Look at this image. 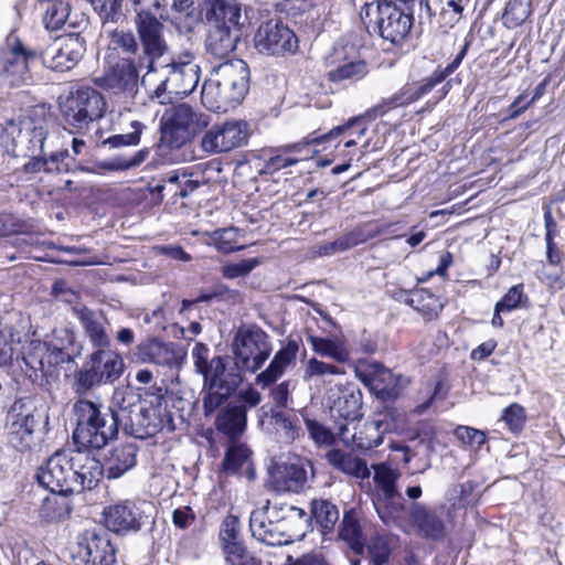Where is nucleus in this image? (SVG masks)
Masks as SVG:
<instances>
[{
  "label": "nucleus",
  "mask_w": 565,
  "mask_h": 565,
  "mask_svg": "<svg viewBox=\"0 0 565 565\" xmlns=\"http://www.w3.org/2000/svg\"><path fill=\"white\" fill-rule=\"evenodd\" d=\"M501 420L504 422L511 433H521L526 422L524 407L518 403L510 404L502 411Z\"/></svg>",
  "instance_id": "obj_54"
},
{
  "label": "nucleus",
  "mask_w": 565,
  "mask_h": 565,
  "mask_svg": "<svg viewBox=\"0 0 565 565\" xmlns=\"http://www.w3.org/2000/svg\"><path fill=\"white\" fill-rule=\"evenodd\" d=\"M531 13V0H508L501 20L505 28L514 29L522 25Z\"/></svg>",
  "instance_id": "obj_45"
},
{
  "label": "nucleus",
  "mask_w": 565,
  "mask_h": 565,
  "mask_svg": "<svg viewBox=\"0 0 565 565\" xmlns=\"http://www.w3.org/2000/svg\"><path fill=\"white\" fill-rule=\"evenodd\" d=\"M111 42L125 54L137 55L141 51L138 35L131 31L115 30L111 33Z\"/></svg>",
  "instance_id": "obj_60"
},
{
  "label": "nucleus",
  "mask_w": 565,
  "mask_h": 565,
  "mask_svg": "<svg viewBox=\"0 0 565 565\" xmlns=\"http://www.w3.org/2000/svg\"><path fill=\"white\" fill-rule=\"evenodd\" d=\"M285 147L286 146L280 147L279 149H277V151L288 153L287 151H285ZM298 161L299 159L297 158L286 157L282 156L281 153H276V150H273L270 157L265 159L262 172L266 174H274L284 168L295 166Z\"/></svg>",
  "instance_id": "obj_62"
},
{
  "label": "nucleus",
  "mask_w": 565,
  "mask_h": 565,
  "mask_svg": "<svg viewBox=\"0 0 565 565\" xmlns=\"http://www.w3.org/2000/svg\"><path fill=\"white\" fill-rule=\"evenodd\" d=\"M262 264L260 258H246L238 263H227L221 267L222 276L226 279H235L249 275L257 266Z\"/></svg>",
  "instance_id": "obj_56"
},
{
  "label": "nucleus",
  "mask_w": 565,
  "mask_h": 565,
  "mask_svg": "<svg viewBox=\"0 0 565 565\" xmlns=\"http://www.w3.org/2000/svg\"><path fill=\"white\" fill-rule=\"evenodd\" d=\"M86 52V41L81 33H68L56 38L46 47H38L42 65L56 72L75 67Z\"/></svg>",
  "instance_id": "obj_15"
},
{
  "label": "nucleus",
  "mask_w": 565,
  "mask_h": 565,
  "mask_svg": "<svg viewBox=\"0 0 565 565\" xmlns=\"http://www.w3.org/2000/svg\"><path fill=\"white\" fill-rule=\"evenodd\" d=\"M116 553L108 533L86 531L71 550V565H118Z\"/></svg>",
  "instance_id": "obj_17"
},
{
  "label": "nucleus",
  "mask_w": 565,
  "mask_h": 565,
  "mask_svg": "<svg viewBox=\"0 0 565 565\" xmlns=\"http://www.w3.org/2000/svg\"><path fill=\"white\" fill-rule=\"evenodd\" d=\"M166 13V11H154L134 17V25L141 46L140 64L147 65V71L156 70L157 63L170 54V46L164 35Z\"/></svg>",
  "instance_id": "obj_7"
},
{
  "label": "nucleus",
  "mask_w": 565,
  "mask_h": 565,
  "mask_svg": "<svg viewBox=\"0 0 565 565\" xmlns=\"http://www.w3.org/2000/svg\"><path fill=\"white\" fill-rule=\"evenodd\" d=\"M75 472L77 477L76 492L83 490H92L96 488L100 481V478L105 475L106 469L102 461L85 457V462L81 463V460L75 457Z\"/></svg>",
  "instance_id": "obj_37"
},
{
  "label": "nucleus",
  "mask_w": 565,
  "mask_h": 565,
  "mask_svg": "<svg viewBox=\"0 0 565 565\" xmlns=\"http://www.w3.org/2000/svg\"><path fill=\"white\" fill-rule=\"evenodd\" d=\"M250 71L241 60H227L213 67L211 76L204 82L202 103L211 110L227 111L239 105L249 90Z\"/></svg>",
  "instance_id": "obj_4"
},
{
  "label": "nucleus",
  "mask_w": 565,
  "mask_h": 565,
  "mask_svg": "<svg viewBox=\"0 0 565 565\" xmlns=\"http://www.w3.org/2000/svg\"><path fill=\"white\" fill-rule=\"evenodd\" d=\"M22 157L30 158L23 166L25 173H38L40 171L62 173L71 170L70 161L72 158L67 149L51 152L49 157H46L45 151L43 153L22 154Z\"/></svg>",
  "instance_id": "obj_34"
},
{
  "label": "nucleus",
  "mask_w": 565,
  "mask_h": 565,
  "mask_svg": "<svg viewBox=\"0 0 565 565\" xmlns=\"http://www.w3.org/2000/svg\"><path fill=\"white\" fill-rule=\"evenodd\" d=\"M38 58V47H28L12 31L0 43V79L20 86L30 78V64Z\"/></svg>",
  "instance_id": "obj_11"
},
{
  "label": "nucleus",
  "mask_w": 565,
  "mask_h": 565,
  "mask_svg": "<svg viewBox=\"0 0 565 565\" xmlns=\"http://www.w3.org/2000/svg\"><path fill=\"white\" fill-rule=\"evenodd\" d=\"M523 296V285H515L508 290V292L495 303V306L505 312H510L520 307Z\"/></svg>",
  "instance_id": "obj_64"
},
{
  "label": "nucleus",
  "mask_w": 565,
  "mask_h": 565,
  "mask_svg": "<svg viewBox=\"0 0 565 565\" xmlns=\"http://www.w3.org/2000/svg\"><path fill=\"white\" fill-rule=\"evenodd\" d=\"M390 424L382 419H374L364 426V433L359 437L353 434L351 438L354 445L362 450H371L379 447L384 439V434L388 430Z\"/></svg>",
  "instance_id": "obj_42"
},
{
  "label": "nucleus",
  "mask_w": 565,
  "mask_h": 565,
  "mask_svg": "<svg viewBox=\"0 0 565 565\" xmlns=\"http://www.w3.org/2000/svg\"><path fill=\"white\" fill-rule=\"evenodd\" d=\"M210 25H242V6L237 0H204L199 7Z\"/></svg>",
  "instance_id": "obj_27"
},
{
  "label": "nucleus",
  "mask_w": 565,
  "mask_h": 565,
  "mask_svg": "<svg viewBox=\"0 0 565 565\" xmlns=\"http://www.w3.org/2000/svg\"><path fill=\"white\" fill-rule=\"evenodd\" d=\"M216 411H218L214 422L216 430L230 440H238L247 426L246 409L233 403L231 397Z\"/></svg>",
  "instance_id": "obj_26"
},
{
  "label": "nucleus",
  "mask_w": 565,
  "mask_h": 565,
  "mask_svg": "<svg viewBox=\"0 0 565 565\" xmlns=\"http://www.w3.org/2000/svg\"><path fill=\"white\" fill-rule=\"evenodd\" d=\"M149 401H145L137 415L136 423L129 424L128 435L136 438L146 439L153 437L163 429L172 431L174 429L173 417L167 409L164 397L159 394H152Z\"/></svg>",
  "instance_id": "obj_19"
},
{
  "label": "nucleus",
  "mask_w": 565,
  "mask_h": 565,
  "mask_svg": "<svg viewBox=\"0 0 565 565\" xmlns=\"http://www.w3.org/2000/svg\"><path fill=\"white\" fill-rule=\"evenodd\" d=\"M162 118L177 127L188 130L192 135L195 134L199 122L198 114L185 103L172 107Z\"/></svg>",
  "instance_id": "obj_49"
},
{
  "label": "nucleus",
  "mask_w": 565,
  "mask_h": 565,
  "mask_svg": "<svg viewBox=\"0 0 565 565\" xmlns=\"http://www.w3.org/2000/svg\"><path fill=\"white\" fill-rule=\"evenodd\" d=\"M436 12L430 0H373L360 11L363 24L383 40L401 45L409 36L417 20L418 25L431 24Z\"/></svg>",
  "instance_id": "obj_2"
},
{
  "label": "nucleus",
  "mask_w": 565,
  "mask_h": 565,
  "mask_svg": "<svg viewBox=\"0 0 565 565\" xmlns=\"http://www.w3.org/2000/svg\"><path fill=\"white\" fill-rule=\"evenodd\" d=\"M437 436L436 426L428 420L418 422L411 430L408 435V440L414 443L416 447L422 446L424 448V455L427 459V463L419 472H424L426 469L430 468V456L435 450V439Z\"/></svg>",
  "instance_id": "obj_41"
},
{
  "label": "nucleus",
  "mask_w": 565,
  "mask_h": 565,
  "mask_svg": "<svg viewBox=\"0 0 565 565\" xmlns=\"http://www.w3.org/2000/svg\"><path fill=\"white\" fill-rule=\"evenodd\" d=\"M233 365L230 356L211 354L203 342H196L191 351L194 372L202 377V408L211 417L228 401L244 381L243 373H257L271 354L269 335L258 326L239 327L232 340Z\"/></svg>",
  "instance_id": "obj_1"
},
{
  "label": "nucleus",
  "mask_w": 565,
  "mask_h": 565,
  "mask_svg": "<svg viewBox=\"0 0 565 565\" xmlns=\"http://www.w3.org/2000/svg\"><path fill=\"white\" fill-rule=\"evenodd\" d=\"M132 131L128 134L113 135L103 141L104 146L109 148H119L122 146H137L140 142V137L145 125L140 121L134 120L130 124Z\"/></svg>",
  "instance_id": "obj_55"
},
{
  "label": "nucleus",
  "mask_w": 565,
  "mask_h": 565,
  "mask_svg": "<svg viewBox=\"0 0 565 565\" xmlns=\"http://www.w3.org/2000/svg\"><path fill=\"white\" fill-rule=\"evenodd\" d=\"M236 230L235 228H223L215 232V246L224 253L230 254L237 250H243L244 245H235Z\"/></svg>",
  "instance_id": "obj_63"
},
{
  "label": "nucleus",
  "mask_w": 565,
  "mask_h": 565,
  "mask_svg": "<svg viewBox=\"0 0 565 565\" xmlns=\"http://www.w3.org/2000/svg\"><path fill=\"white\" fill-rule=\"evenodd\" d=\"M148 148H142L136 151L131 156H116L113 159L98 161L93 168L78 167L79 170L89 173H97L99 171H126L136 167H139L148 157Z\"/></svg>",
  "instance_id": "obj_38"
},
{
  "label": "nucleus",
  "mask_w": 565,
  "mask_h": 565,
  "mask_svg": "<svg viewBox=\"0 0 565 565\" xmlns=\"http://www.w3.org/2000/svg\"><path fill=\"white\" fill-rule=\"evenodd\" d=\"M374 507L379 518L386 525L394 524L399 514L405 510L404 499L387 500L377 498L376 501H374Z\"/></svg>",
  "instance_id": "obj_52"
},
{
  "label": "nucleus",
  "mask_w": 565,
  "mask_h": 565,
  "mask_svg": "<svg viewBox=\"0 0 565 565\" xmlns=\"http://www.w3.org/2000/svg\"><path fill=\"white\" fill-rule=\"evenodd\" d=\"M298 351V341L288 339L287 343L275 353L268 366L257 374L256 383L264 388L273 385L285 373L286 367L296 360Z\"/></svg>",
  "instance_id": "obj_31"
},
{
  "label": "nucleus",
  "mask_w": 565,
  "mask_h": 565,
  "mask_svg": "<svg viewBox=\"0 0 565 565\" xmlns=\"http://www.w3.org/2000/svg\"><path fill=\"white\" fill-rule=\"evenodd\" d=\"M140 403L141 396L132 387L126 386L115 390L110 404L107 406L117 413L125 433H129V424L132 422L130 415Z\"/></svg>",
  "instance_id": "obj_35"
},
{
  "label": "nucleus",
  "mask_w": 565,
  "mask_h": 565,
  "mask_svg": "<svg viewBox=\"0 0 565 565\" xmlns=\"http://www.w3.org/2000/svg\"><path fill=\"white\" fill-rule=\"evenodd\" d=\"M46 351H55V349L74 350L82 349L81 344L75 343V333L66 328L53 331L52 339L44 343Z\"/></svg>",
  "instance_id": "obj_58"
},
{
  "label": "nucleus",
  "mask_w": 565,
  "mask_h": 565,
  "mask_svg": "<svg viewBox=\"0 0 565 565\" xmlns=\"http://www.w3.org/2000/svg\"><path fill=\"white\" fill-rule=\"evenodd\" d=\"M160 130L161 136L159 149H179L184 146L193 136L188 130L177 127L163 118L161 119Z\"/></svg>",
  "instance_id": "obj_50"
},
{
  "label": "nucleus",
  "mask_w": 565,
  "mask_h": 565,
  "mask_svg": "<svg viewBox=\"0 0 565 565\" xmlns=\"http://www.w3.org/2000/svg\"><path fill=\"white\" fill-rule=\"evenodd\" d=\"M264 415L270 418V424L285 443H292L301 435V427L296 415H289L282 411L270 407L268 412L262 407Z\"/></svg>",
  "instance_id": "obj_40"
},
{
  "label": "nucleus",
  "mask_w": 565,
  "mask_h": 565,
  "mask_svg": "<svg viewBox=\"0 0 565 565\" xmlns=\"http://www.w3.org/2000/svg\"><path fill=\"white\" fill-rule=\"evenodd\" d=\"M309 520H315L323 531H331L339 520L338 508L328 500H313L311 502V516L305 521Z\"/></svg>",
  "instance_id": "obj_44"
},
{
  "label": "nucleus",
  "mask_w": 565,
  "mask_h": 565,
  "mask_svg": "<svg viewBox=\"0 0 565 565\" xmlns=\"http://www.w3.org/2000/svg\"><path fill=\"white\" fill-rule=\"evenodd\" d=\"M75 476V457L65 450H57L38 468L35 480L51 493L67 497L76 492Z\"/></svg>",
  "instance_id": "obj_12"
},
{
  "label": "nucleus",
  "mask_w": 565,
  "mask_h": 565,
  "mask_svg": "<svg viewBox=\"0 0 565 565\" xmlns=\"http://www.w3.org/2000/svg\"><path fill=\"white\" fill-rule=\"evenodd\" d=\"M250 456L252 450L247 445L238 443V440H230L222 461L223 471L227 475L237 473Z\"/></svg>",
  "instance_id": "obj_43"
},
{
  "label": "nucleus",
  "mask_w": 565,
  "mask_h": 565,
  "mask_svg": "<svg viewBox=\"0 0 565 565\" xmlns=\"http://www.w3.org/2000/svg\"><path fill=\"white\" fill-rule=\"evenodd\" d=\"M409 518L423 537L433 541L444 539L446 526L443 519L424 504L417 502L412 503Z\"/></svg>",
  "instance_id": "obj_32"
},
{
  "label": "nucleus",
  "mask_w": 565,
  "mask_h": 565,
  "mask_svg": "<svg viewBox=\"0 0 565 565\" xmlns=\"http://www.w3.org/2000/svg\"><path fill=\"white\" fill-rule=\"evenodd\" d=\"M138 354L143 362L157 365L175 367L179 366L183 354L173 342H162L151 339L138 347Z\"/></svg>",
  "instance_id": "obj_29"
},
{
  "label": "nucleus",
  "mask_w": 565,
  "mask_h": 565,
  "mask_svg": "<svg viewBox=\"0 0 565 565\" xmlns=\"http://www.w3.org/2000/svg\"><path fill=\"white\" fill-rule=\"evenodd\" d=\"M366 548L370 556V565H384L387 563L391 555V547L386 539L374 536L369 541Z\"/></svg>",
  "instance_id": "obj_57"
},
{
  "label": "nucleus",
  "mask_w": 565,
  "mask_h": 565,
  "mask_svg": "<svg viewBox=\"0 0 565 565\" xmlns=\"http://www.w3.org/2000/svg\"><path fill=\"white\" fill-rule=\"evenodd\" d=\"M76 426L72 440L78 454L98 451L118 438L121 419L99 402L79 398L73 404Z\"/></svg>",
  "instance_id": "obj_3"
},
{
  "label": "nucleus",
  "mask_w": 565,
  "mask_h": 565,
  "mask_svg": "<svg viewBox=\"0 0 565 565\" xmlns=\"http://www.w3.org/2000/svg\"><path fill=\"white\" fill-rule=\"evenodd\" d=\"M153 507L147 501H130L109 505L104 510L106 527L120 535L136 533L142 527H152L154 518Z\"/></svg>",
  "instance_id": "obj_14"
},
{
  "label": "nucleus",
  "mask_w": 565,
  "mask_h": 565,
  "mask_svg": "<svg viewBox=\"0 0 565 565\" xmlns=\"http://www.w3.org/2000/svg\"><path fill=\"white\" fill-rule=\"evenodd\" d=\"M49 414L38 407L36 398L23 396L17 398L6 415L4 429L8 443L19 452L32 449L49 431Z\"/></svg>",
  "instance_id": "obj_5"
},
{
  "label": "nucleus",
  "mask_w": 565,
  "mask_h": 565,
  "mask_svg": "<svg viewBox=\"0 0 565 565\" xmlns=\"http://www.w3.org/2000/svg\"><path fill=\"white\" fill-rule=\"evenodd\" d=\"M241 36V25H210L205 39L206 51L217 58H224L236 49Z\"/></svg>",
  "instance_id": "obj_28"
},
{
  "label": "nucleus",
  "mask_w": 565,
  "mask_h": 565,
  "mask_svg": "<svg viewBox=\"0 0 565 565\" xmlns=\"http://www.w3.org/2000/svg\"><path fill=\"white\" fill-rule=\"evenodd\" d=\"M138 447L134 443L117 445L103 459L106 478L119 479L137 465Z\"/></svg>",
  "instance_id": "obj_30"
},
{
  "label": "nucleus",
  "mask_w": 565,
  "mask_h": 565,
  "mask_svg": "<svg viewBox=\"0 0 565 565\" xmlns=\"http://www.w3.org/2000/svg\"><path fill=\"white\" fill-rule=\"evenodd\" d=\"M307 340L317 354L332 358L339 363H344L350 358L348 350L332 339L310 334Z\"/></svg>",
  "instance_id": "obj_46"
},
{
  "label": "nucleus",
  "mask_w": 565,
  "mask_h": 565,
  "mask_svg": "<svg viewBox=\"0 0 565 565\" xmlns=\"http://www.w3.org/2000/svg\"><path fill=\"white\" fill-rule=\"evenodd\" d=\"M248 124L244 120H226L214 124L201 137L203 152L216 154L228 152L247 143Z\"/></svg>",
  "instance_id": "obj_18"
},
{
  "label": "nucleus",
  "mask_w": 565,
  "mask_h": 565,
  "mask_svg": "<svg viewBox=\"0 0 565 565\" xmlns=\"http://www.w3.org/2000/svg\"><path fill=\"white\" fill-rule=\"evenodd\" d=\"M273 479L276 490L297 493L307 481V471L299 463H285L273 475Z\"/></svg>",
  "instance_id": "obj_36"
},
{
  "label": "nucleus",
  "mask_w": 565,
  "mask_h": 565,
  "mask_svg": "<svg viewBox=\"0 0 565 565\" xmlns=\"http://www.w3.org/2000/svg\"><path fill=\"white\" fill-rule=\"evenodd\" d=\"M268 503L263 508L254 510L249 516V530L252 535L259 542L269 546H280L292 543L296 535L289 534L286 526L266 521Z\"/></svg>",
  "instance_id": "obj_23"
},
{
  "label": "nucleus",
  "mask_w": 565,
  "mask_h": 565,
  "mask_svg": "<svg viewBox=\"0 0 565 565\" xmlns=\"http://www.w3.org/2000/svg\"><path fill=\"white\" fill-rule=\"evenodd\" d=\"M328 462L337 470L356 478H366L370 475L366 462L340 449H330L327 455Z\"/></svg>",
  "instance_id": "obj_39"
},
{
  "label": "nucleus",
  "mask_w": 565,
  "mask_h": 565,
  "mask_svg": "<svg viewBox=\"0 0 565 565\" xmlns=\"http://www.w3.org/2000/svg\"><path fill=\"white\" fill-rule=\"evenodd\" d=\"M470 45L471 40L465 39V42L461 45L459 52L445 67L438 65L429 76H426L422 81L413 84H405L399 90L394 93L393 95L396 99V105H398V107L411 105L428 95L437 85L444 82L445 84L440 88V98L446 97V95L451 89L454 82L452 78H447L460 66L469 51Z\"/></svg>",
  "instance_id": "obj_10"
},
{
  "label": "nucleus",
  "mask_w": 565,
  "mask_h": 565,
  "mask_svg": "<svg viewBox=\"0 0 565 565\" xmlns=\"http://www.w3.org/2000/svg\"><path fill=\"white\" fill-rule=\"evenodd\" d=\"M399 473L390 467L383 466L375 470L374 482L381 491V497L387 500L404 499L397 489Z\"/></svg>",
  "instance_id": "obj_48"
},
{
  "label": "nucleus",
  "mask_w": 565,
  "mask_h": 565,
  "mask_svg": "<svg viewBox=\"0 0 565 565\" xmlns=\"http://www.w3.org/2000/svg\"><path fill=\"white\" fill-rule=\"evenodd\" d=\"M340 536L343 541L348 542L354 551L362 552L363 536L360 523L348 513L344 514L340 525Z\"/></svg>",
  "instance_id": "obj_53"
},
{
  "label": "nucleus",
  "mask_w": 565,
  "mask_h": 565,
  "mask_svg": "<svg viewBox=\"0 0 565 565\" xmlns=\"http://www.w3.org/2000/svg\"><path fill=\"white\" fill-rule=\"evenodd\" d=\"M106 100L102 93L90 86H79L71 90L60 104L63 120L72 134L88 129L106 111Z\"/></svg>",
  "instance_id": "obj_6"
},
{
  "label": "nucleus",
  "mask_w": 565,
  "mask_h": 565,
  "mask_svg": "<svg viewBox=\"0 0 565 565\" xmlns=\"http://www.w3.org/2000/svg\"><path fill=\"white\" fill-rule=\"evenodd\" d=\"M366 124L362 117L350 118L347 122L335 126L326 134L317 135L315 137L308 136L303 140L284 148L287 152H302L311 146L333 142L339 140L340 137H356L360 138L366 131Z\"/></svg>",
  "instance_id": "obj_24"
},
{
  "label": "nucleus",
  "mask_w": 565,
  "mask_h": 565,
  "mask_svg": "<svg viewBox=\"0 0 565 565\" xmlns=\"http://www.w3.org/2000/svg\"><path fill=\"white\" fill-rule=\"evenodd\" d=\"M305 425L308 430L309 437L313 440L316 445L331 446L334 444V434L329 427L324 426L322 423L318 422L317 419L305 418Z\"/></svg>",
  "instance_id": "obj_59"
},
{
  "label": "nucleus",
  "mask_w": 565,
  "mask_h": 565,
  "mask_svg": "<svg viewBox=\"0 0 565 565\" xmlns=\"http://www.w3.org/2000/svg\"><path fill=\"white\" fill-rule=\"evenodd\" d=\"M70 15V4L66 1L51 2L44 13L43 23L46 30H60Z\"/></svg>",
  "instance_id": "obj_51"
},
{
  "label": "nucleus",
  "mask_w": 565,
  "mask_h": 565,
  "mask_svg": "<svg viewBox=\"0 0 565 565\" xmlns=\"http://www.w3.org/2000/svg\"><path fill=\"white\" fill-rule=\"evenodd\" d=\"M454 435L463 445H467L475 449H480L487 443L486 433L470 426L456 427L454 430Z\"/></svg>",
  "instance_id": "obj_61"
},
{
  "label": "nucleus",
  "mask_w": 565,
  "mask_h": 565,
  "mask_svg": "<svg viewBox=\"0 0 565 565\" xmlns=\"http://www.w3.org/2000/svg\"><path fill=\"white\" fill-rule=\"evenodd\" d=\"M326 65L330 67L328 78L331 82L360 79L367 73L366 63L360 58L356 45L342 40L326 56Z\"/></svg>",
  "instance_id": "obj_20"
},
{
  "label": "nucleus",
  "mask_w": 565,
  "mask_h": 565,
  "mask_svg": "<svg viewBox=\"0 0 565 565\" xmlns=\"http://www.w3.org/2000/svg\"><path fill=\"white\" fill-rule=\"evenodd\" d=\"M124 370V360L115 349L93 350L75 374V391L85 394L93 387L111 384Z\"/></svg>",
  "instance_id": "obj_8"
},
{
  "label": "nucleus",
  "mask_w": 565,
  "mask_h": 565,
  "mask_svg": "<svg viewBox=\"0 0 565 565\" xmlns=\"http://www.w3.org/2000/svg\"><path fill=\"white\" fill-rule=\"evenodd\" d=\"M47 130L43 125H34L32 121L24 122L19 129L18 136L13 138L15 156L43 153Z\"/></svg>",
  "instance_id": "obj_33"
},
{
  "label": "nucleus",
  "mask_w": 565,
  "mask_h": 565,
  "mask_svg": "<svg viewBox=\"0 0 565 565\" xmlns=\"http://www.w3.org/2000/svg\"><path fill=\"white\" fill-rule=\"evenodd\" d=\"M139 68H146L147 65L140 64V56L118 57L114 63L105 67L104 73L96 79V83L103 89L120 95L125 98L134 99L139 90V83L145 85L147 74L140 79Z\"/></svg>",
  "instance_id": "obj_13"
},
{
  "label": "nucleus",
  "mask_w": 565,
  "mask_h": 565,
  "mask_svg": "<svg viewBox=\"0 0 565 565\" xmlns=\"http://www.w3.org/2000/svg\"><path fill=\"white\" fill-rule=\"evenodd\" d=\"M220 541L225 554L234 552V546L245 547L241 539V522L236 515L228 514L224 518L220 529Z\"/></svg>",
  "instance_id": "obj_47"
},
{
  "label": "nucleus",
  "mask_w": 565,
  "mask_h": 565,
  "mask_svg": "<svg viewBox=\"0 0 565 565\" xmlns=\"http://www.w3.org/2000/svg\"><path fill=\"white\" fill-rule=\"evenodd\" d=\"M156 70L147 71V75L158 77V85L153 89L151 98L164 103L163 96L169 94H191L199 83L200 67L188 62H179L170 54L156 65Z\"/></svg>",
  "instance_id": "obj_9"
},
{
  "label": "nucleus",
  "mask_w": 565,
  "mask_h": 565,
  "mask_svg": "<svg viewBox=\"0 0 565 565\" xmlns=\"http://www.w3.org/2000/svg\"><path fill=\"white\" fill-rule=\"evenodd\" d=\"M255 47L262 54L285 55L298 49V39L295 32L280 20L263 22L255 36Z\"/></svg>",
  "instance_id": "obj_21"
},
{
  "label": "nucleus",
  "mask_w": 565,
  "mask_h": 565,
  "mask_svg": "<svg viewBox=\"0 0 565 565\" xmlns=\"http://www.w3.org/2000/svg\"><path fill=\"white\" fill-rule=\"evenodd\" d=\"M72 310L93 350L113 349L111 338L105 327L106 319L100 312H96L86 306H76Z\"/></svg>",
  "instance_id": "obj_25"
},
{
  "label": "nucleus",
  "mask_w": 565,
  "mask_h": 565,
  "mask_svg": "<svg viewBox=\"0 0 565 565\" xmlns=\"http://www.w3.org/2000/svg\"><path fill=\"white\" fill-rule=\"evenodd\" d=\"M362 398L363 394L355 383L338 385L337 391L329 396L330 413L337 424L338 436L344 443L350 440L348 425L363 417Z\"/></svg>",
  "instance_id": "obj_16"
},
{
  "label": "nucleus",
  "mask_w": 565,
  "mask_h": 565,
  "mask_svg": "<svg viewBox=\"0 0 565 565\" xmlns=\"http://www.w3.org/2000/svg\"><path fill=\"white\" fill-rule=\"evenodd\" d=\"M356 377L380 399L394 401L401 395L402 375L394 374L380 362L355 369Z\"/></svg>",
  "instance_id": "obj_22"
}]
</instances>
